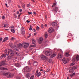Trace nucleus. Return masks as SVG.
<instances>
[{
    "label": "nucleus",
    "instance_id": "obj_1",
    "mask_svg": "<svg viewBox=\"0 0 79 79\" xmlns=\"http://www.w3.org/2000/svg\"><path fill=\"white\" fill-rule=\"evenodd\" d=\"M3 76H7V77L8 78H10V77H13V75H11V73H4L2 74Z\"/></svg>",
    "mask_w": 79,
    "mask_h": 79
},
{
    "label": "nucleus",
    "instance_id": "obj_2",
    "mask_svg": "<svg viewBox=\"0 0 79 79\" xmlns=\"http://www.w3.org/2000/svg\"><path fill=\"white\" fill-rule=\"evenodd\" d=\"M10 54L11 56H14L15 55V53H14V52L11 50V49H10L9 51H8V52L7 53V55H9V53Z\"/></svg>",
    "mask_w": 79,
    "mask_h": 79
},
{
    "label": "nucleus",
    "instance_id": "obj_3",
    "mask_svg": "<svg viewBox=\"0 0 79 79\" xmlns=\"http://www.w3.org/2000/svg\"><path fill=\"white\" fill-rule=\"evenodd\" d=\"M45 55L48 56H49L52 55V52L50 51H48L45 52Z\"/></svg>",
    "mask_w": 79,
    "mask_h": 79
},
{
    "label": "nucleus",
    "instance_id": "obj_4",
    "mask_svg": "<svg viewBox=\"0 0 79 79\" xmlns=\"http://www.w3.org/2000/svg\"><path fill=\"white\" fill-rule=\"evenodd\" d=\"M79 55H77L76 58L74 57V56H73V57L72 61L74 62L76 61H79Z\"/></svg>",
    "mask_w": 79,
    "mask_h": 79
},
{
    "label": "nucleus",
    "instance_id": "obj_5",
    "mask_svg": "<svg viewBox=\"0 0 79 79\" xmlns=\"http://www.w3.org/2000/svg\"><path fill=\"white\" fill-rule=\"evenodd\" d=\"M40 58L42 60H45V61L47 60L48 59L47 57L45 56L44 55L41 56H40Z\"/></svg>",
    "mask_w": 79,
    "mask_h": 79
},
{
    "label": "nucleus",
    "instance_id": "obj_6",
    "mask_svg": "<svg viewBox=\"0 0 79 79\" xmlns=\"http://www.w3.org/2000/svg\"><path fill=\"white\" fill-rule=\"evenodd\" d=\"M24 71L25 72H29V71H31L30 67L29 66H27L26 67L24 68Z\"/></svg>",
    "mask_w": 79,
    "mask_h": 79
},
{
    "label": "nucleus",
    "instance_id": "obj_7",
    "mask_svg": "<svg viewBox=\"0 0 79 79\" xmlns=\"http://www.w3.org/2000/svg\"><path fill=\"white\" fill-rule=\"evenodd\" d=\"M57 11H58V8L57 7H54L52 10L53 12L54 13H57Z\"/></svg>",
    "mask_w": 79,
    "mask_h": 79
},
{
    "label": "nucleus",
    "instance_id": "obj_8",
    "mask_svg": "<svg viewBox=\"0 0 79 79\" xmlns=\"http://www.w3.org/2000/svg\"><path fill=\"white\" fill-rule=\"evenodd\" d=\"M23 45L24 48H26L29 46V44L28 43H23Z\"/></svg>",
    "mask_w": 79,
    "mask_h": 79
},
{
    "label": "nucleus",
    "instance_id": "obj_9",
    "mask_svg": "<svg viewBox=\"0 0 79 79\" xmlns=\"http://www.w3.org/2000/svg\"><path fill=\"white\" fill-rule=\"evenodd\" d=\"M35 74L37 77H39L41 75V73L40 72L39 73V70H37Z\"/></svg>",
    "mask_w": 79,
    "mask_h": 79
},
{
    "label": "nucleus",
    "instance_id": "obj_10",
    "mask_svg": "<svg viewBox=\"0 0 79 79\" xmlns=\"http://www.w3.org/2000/svg\"><path fill=\"white\" fill-rule=\"evenodd\" d=\"M53 31H54V30H53V27H52L50 28L48 31L49 33H52V32H53Z\"/></svg>",
    "mask_w": 79,
    "mask_h": 79
},
{
    "label": "nucleus",
    "instance_id": "obj_11",
    "mask_svg": "<svg viewBox=\"0 0 79 79\" xmlns=\"http://www.w3.org/2000/svg\"><path fill=\"white\" fill-rule=\"evenodd\" d=\"M42 41H43V38L40 37L38 40V42L39 44H42Z\"/></svg>",
    "mask_w": 79,
    "mask_h": 79
},
{
    "label": "nucleus",
    "instance_id": "obj_12",
    "mask_svg": "<svg viewBox=\"0 0 79 79\" xmlns=\"http://www.w3.org/2000/svg\"><path fill=\"white\" fill-rule=\"evenodd\" d=\"M62 61L64 64H66L68 63V61H67V60L65 58H64L62 59Z\"/></svg>",
    "mask_w": 79,
    "mask_h": 79
},
{
    "label": "nucleus",
    "instance_id": "obj_13",
    "mask_svg": "<svg viewBox=\"0 0 79 79\" xmlns=\"http://www.w3.org/2000/svg\"><path fill=\"white\" fill-rule=\"evenodd\" d=\"M17 48H19H19H22V44H17Z\"/></svg>",
    "mask_w": 79,
    "mask_h": 79
},
{
    "label": "nucleus",
    "instance_id": "obj_14",
    "mask_svg": "<svg viewBox=\"0 0 79 79\" xmlns=\"http://www.w3.org/2000/svg\"><path fill=\"white\" fill-rule=\"evenodd\" d=\"M6 55H7V53H6V54H2L0 56L1 59H2V58H3V57H6Z\"/></svg>",
    "mask_w": 79,
    "mask_h": 79
},
{
    "label": "nucleus",
    "instance_id": "obj_15",
    "mask_svg": "<svg viewBox=\"0 0 79 79\" xmlns=\"http://www.w3.org/2000/svg\"><path fill=\"white\" fill-rule=\"evenodd\" d=\"M63 57V55H61L60 54H58V58L61 59Z\"/></svg>",
    "mask_w": 79,
    "mask_h": 79
},
{
    "label": "nucleus",
    "instance_id": "obj_16",
    "mask_svg": "<svg viewBox=\"0 0 79 79\" xmlns=\"http://www.w3.org/2000/svg\"><path fill=\"white\" fill-rule=\"evenodd\" d=\"M14 49L15 50H16V51H18L19 50V49L18 48V47H17L16 46H15L14 47Z\"/></svg>",
    "mask_w": 79,
    "mask_h": 79
},
{
    "label": "nucleus",
    "instance_id": "obj_17",
    "mask_svg": "<svg viewBox=\"0 0 79 79\" xmlns=\"http://www.w3.org/2000/svg\"><path fill=\"white\" fill-rule=\"evenodd\" d=\"M5 64H6V63H5V62L2 61L0 63V67L2 66V65H5Z\"/></svg>",
    "mask_w": 79,
    "mask_h": 79
},
{
    "label": "nucleus",
    "instance_id": "obj_18",
    "mask_svg": "<svg viewBox=\"0 0 79 79\" xmlns=\"http://www.w3.org/2000/svg\"><path fill=\"white\" fill-rule=\"evenodd\" d=\"M15 64L16 67H17L18 68H19V67H20L21 66V65L19 63H16Z\"/></svg>",
    "mask_w": 79,
    "mask_h": 79
},
{
    "label": "nucleus",
    "instance_id": "obj_19",
    "mask_svg": "<svg viewBox=\"0 0 79 79\" xmlns=\"http://www.w3.org/2000/svg\"><path fill=\"white\" fill-rule=\"evenodd\" d=\"M38 64V63L36 61H35L33 63V65L34 66H37Z\"/></svg>",
    "mask_w": 79,
    "mask_h": 79
},
{
    "label": "nucleus",
    "instance_id": "obj_20",
    "mask_svg": "<svg viewBox=\"0 0 79 79\" xmlns=\"http://www.w3.org/2000/svg\"><path fill=\"white\" fill-rule=\"evenodd\" d=\"M8 40V37H6L4 38L2 42H6V40Z\"/></svg>",
    "mask_w": 79,
    "mask_h": 79
},
{
    "label": "nucleus",
    "instance_id": "obj_21",
    "mask_svg": "<svg viewBox=\"0 0 79 79\" xmlns=\"http://www.w3.org/2000/svg\"><path fill=\"white\" fill-rule=\"evenodd\" d=\"M30 76H31V74H29V73H28L26 75V77L27 78L29 77Z\"/></svg>",
    "mask_w": 79,
    "mask_h": 79
},
{
    "label": "nucleus",
    "instance_id": "obj_22",
    "mask_svg": "<svg viewBox=\"0 0 79 79\" xmlns=\"http://www.w3.org/2000/svg\"><path fill=\"white\" fill-rule=\"evenodd\" d=\"M52 25L53 26H56L57 25V23L56 22H53L52 23Z\"/></svg>",
    "mask_w": 79,
    "mask_h": 79
},
{
    "label": "nucleus",
    "instance_id": "obj_23",
    "mask_svg": "<svg viewBox=\"0 0 79 79\" xmlns=\"http://www.w3.org/2000/svg\"><path fill=\"white\" fill-rule=\"evenodd\" d=\"M1 70H8V69L4 67H1L0 68Z\"/></svg>",
    "mask_w": 79,
    "mask_h": 79
},
{
    "label": "nucleus",
    "instance_id": "obj_24",
    "mask_svg": "<svg viewBox=\"0 0 79 79\" xmlns=\"http://www.w3.org/2000/svg\"><path fill=\"white\" fill-rule=\"evenodd\" d=\"M69 72L70 73H74V70L72 68L69 70Z\"/></svg>",
    "mask_w": 79,
    "mask_h": 79
},
{
    "label": "nucleus",
    "instance_id": "obj_25",
    "mask_svg": "<svg viewBox=\"0 0 79 79\" xmlns=\"http://www.w3.org/2000/svg\"><path fill=\"white\" fill-rule=\"evenodd\" d=\"M48 37V35L47 34V32H46L45 33V37L46 39Z\"/></svg>",
    "mask_w": 79,
    "mask_h": 79
},
{
    "label": "nucleus",
    "instance_id": "obj_26",
    "mask_svg": "<svg viewBox=\"0 0 79 79\" xmlns=\"http://www.w3.org/2000/svg\"><path fill=\"white\" fill-rule=\"evenodd\" d=\"M56 56V54H53L51 56V58H53V57H55Z\"/></svg>",
    "mask_w": 79,
    "mask_h": 79
},
{
    "label": "nucleus",
    "instance_id": "obj_27",
    "mask_svg": "<svg viewBox=\"0 0 79 79\" xmlns=\"http://www.w3.org/2000/svg\"><path fill=\"white\" fill-rule=\"evenodd\" d=\"M11 31L13 33H15V29H10Z\"/></svg>",
    "mask_w": 79,
    "mask_h": 79
},
{
    "label": "nucleus",
    "instance_id": "obj_28",
    "mask_svg": "<svg viewBox=\"0 0 79 79\" xmlns=\"http://www.w3.org/2000/svg\"><path fill=\"white\" fill-rule=\"evenodd\" d=\"M73 69H77V66H76L73 67L72 68Z\"/></svg>",
    "mask_w": 79,
    "mask_h": 79
},
{
    "label": "nucleus",
    "instance_id": "obj_29",
    "mask_svg": "<svg viewBox=\"0 0 79 79\" xmlns=\"http://www.w3.org/2000/svg\"><path fill=\"white\" fill-rule=\"evenodd\" d=\"M32 44H33L35 43V39H32Z\"/></svg>",
    "mask_w": 79,
    "mask_h": 79
},
{
    "label": "nucleus",
    "instance_id": "obj_30",
    "mask_svg": "<svg viewBox=\"0 0 79 79\" xmlns=\"http://www.w3.org/2000/svg\"><path fill=\"white\" fill-rule=\"evenodd\" d=\"M36 47V44H35L33 45H31L30 46V47Z\"/></svg>",
    "mask_w": 79,
    "mask_h": 79
},
{
    "label": "nucleus",
    "instance_id": "obj_31",
    "mask_svg": "<svg viewBox=\"0 0 79 79\" xmlns=\"http://www.w3.org/2000/svg\"><path fill=\"white\" fill-rule=\"evenodd\" d=\"M65 56H67V57L68 56H69L70 55H69V53H65Z\"/></svg>",
    "mask_w": 79,
    "mask_h": 79
},
{
    "label": "nucleus",
    "instance_id": "obj_32",
    "mask_svg": "<svg viewBox=\"0 0 79 79\" xmlns=\"http://www.w3.org/2000/svg\"><path fill=\"white\" fill-rule=\"evenodd\" d=\"M75 64V63H71V64H70V66H73V65H74Z\"/></svg>",
    "mask_w": 79,
    "mask_h": 79
},
{
    "label": "nucleus",
    "instance_id": "obj_33",
    "mask_svg": "<svg viewBox=\"0 0 79 79\" xmlns=\"http://www.w3.org/2000/svg\"><path fill=\"white\" fill-rule=\"evenodd\" d=\"M47 60V61H48V62H49V63H51V62H52V60L49 59H48Z\"/></svg>",
    "mask_w": 79,
    "mask_h": 79
},
{
    "label": "nucleus",
    "instance_id": "obj_34",
    "mask_svg": "<svg viewBox=\"0 0 79 79\" xmlns=\"http://www.w3.org/2000/svg\"><path fill=\"white\" fill-rule=\"evenodd\" d=\"M56 3H54L53 4V5L52 6V7H54L55 6H56Z\"/></svg>",
    "mask_w": 79,
    "mask_h": 79
},
{
    "label": "nucleus",
    "instance_id": "obj_35",
    "mask_svg": "<svg viewBox=\"0 0 79 79\" xmlns=\"http://www.w3.org/2000/svg\"><path fill=\"white\" fill-rule=\"evenodd\" d=\"M7 58L8 60H11V57L10 56H8Z\"/></svg>",
    "mask_w": 79,
    "mask_h": 79
},
{
    "label": "nucleus",
    "instance_id": "obj_36",
    "mask_svg": "<svg viewBox=\"0 0 79 79\" xmlns=\"http://www.w3.org/2000/svg\"><path fill=\"white\" fill-rule=\"evenodd\" d=\"M50 71H51L50 69H47L46 71V72H50Z\"/></svg>",
    "mask_w": 79,
    "mask_h": 79
},
{
    "label": "nucleus",
    "instance_id": "obj_37",
    "mask_svg": "<svg viewBox=\"0 0 79 79\" xmlns=\"http://www.w3.org/2000/svg\"><path fill=\"white\" fill-rule=\"evenodd\" d=\"M21 13L19 15H18V19H19V18H20V16H21Z\"/></svg>",
    "mask_w": 79,
    "mask_h": 79
},
{
    "label": "nucleus",
    "instance_id": "obj_38",
    "mask_svg": "<svg viewBox=\"0 0 79 79\" xmlns=\"http://www.w3.org/2000/svg\"><path fill=\"white\" fill-rule=\"evenodd\" d=\"M34 75H33L31 76L30 77V79H34Z\"/></svg>",
    "mask_w": 79,
    "mask_h": 79
},
{
    "label": "nucleus",
    "instance_id": "obj_39",
    "mask_svg": "<svg viewBox=\"0 0 79 79\" xmlns=\"http://www.w3.org/2000/svg\"><path fill=\"white\" fill-rule=\"evenodd\" d=\"M14 15L15 16V18H17V16L16 15V14H14Z\"/></svg>",
    "mask_w": 79,
    "mask_h": 79
},
{
    "label": "nucleus",
    "instance_id": "obj_40",
    "mask_svg": "<svg viewBox=\"0 0 79 79\" xmlns=\"http://www.w3.org/2000/svg\"><path fill=\"white\" fill-rule=\"evenodd\" d=\"M29 30L30 31H31L32 30V26H31V25L30 26Z\"/></svg>",
    "mask_w": 79,
    "mask_h": 79
},
{
    "label": "nucleus",
    "instance_id": "obj_41",
    "mask_svg": "<svg viewBox=\"0 0 79 79\" xmlns=\"http://www.w3.org/2000/svg\"><path fill=\"white\" fill-rule=\"evenodd\" d=\"M21 31H23L24 30V27H22L21 28Z\"/></svg>",
    "mask_w": 79,
    "mask_h": 79
},
{
    "label": "nucleus",
    "instance_id": "obj_42",
    "mask_svg": "<svg viewBox=\"0 0 79 79\" xmlns=\"http://www.w3.org/2000/svg\"><path fill=\"white\" fill-rule=\"evenodd\" d=\"M36 30H39V27L38 26L36 27Z\"/></svg>",
    "mask_w": 79,
    "mask_h": 79
},
{
    "label": "nucleus",
    "instance_id": "obj_43",
    "mask_svg": "<svg viewBox=\"0 0 79 79\" xmlns=\"http://www.w3.org/2000/svg\"><path fill=\"white\" fill-rule=\"evenodd\" d=\"M15 54L16 55H19V53H18L16 52L15 53Z\"/></svg>",
    "mask_w": 79,
    "mask_h": 79
},
{
    "label": "nucleus",
    "instance_id": "obj_44",
    "mask_svg": "<svg viewBox=\"0 0 79 79\" xmlns=\"http://www.w3.org/2000/svg\"><path fill=\"white\" fill-rule=\"evenodd\" d=\"M16 79H21V77H18L16 78Z\"/></svg>",
    "mask_w": 79,
    "mask_h": 79
},
{
    "label": "nucleus",
    "instance_id": "obj_45",
    "mask_svg": "<svg viewBox=\"0 0 79 79\" xmlns=\"http://www.w3.org/2000/svg\"><path fill=\"white\" fill-rule=\"evenodd\" d=\"M3 38L2 37L0 38V42H2V39Z\"/></svg>",
    "mask_w": 79,
    "mask_h": 79
},
{
    "label": "nucleus",
    "instance_id": "obj_46",
    "mask_svg": "<svg viewBox=\"0 0 79 79\" xmlns=\"http://www.w3.org/2000/svg\"><path fill=\"white\" fill-rule=\"evenodd\" d=\"M10 28H15V27L14 26H12L10 27Z\"/></svg>",
    "mask_w": 79,
    "mask_h": 79
},
{
    "label": "nucleus",
    "instance_id": "obj_47",
    "mask_svg": "<svg viewBox=\"0 0 79 79\" xmlns=\"http://www.w3.org/2000/svg\"><path fill=\"white\" fill-rule=\"evenodd\" d=\"M7 26L6 24H4L3 27H6Z\"/></svg>",
    "mask_w": 79,
    "mask_h": 79
},
{
    "label": "nucleus",
    "instance_id": "obj_48",
    "mask_svg": "<svg viewBox=\"0 0 79 79\" xmlns=\"http://www.w3.org/2000/svg\"><path fill=\"white\" fill-rule=\"evenodd\" d=\"M22 34H25V31H23L22 32Z\"/></svg>",
    "mask_w": 79,
    "mask_h": 79
},
{
    "label": "nucleus",
    "instance_id": "obj_49",
    "mask_svg": "<svg viewBox=\"0 0 79 79\" xmlns=\"http://www.w3.org/2000/svg\"><path fill=\"white\" fill-rule=\"evenodd\" d=\"M2 19H5V16H3L2 17Z\"/></svg>",
    "mask_w": 79,
    "mask_h": 79
},
{
    "label": "nucleus",
    "instance_id": "obj_50",
    "mask_svg": "<svg viewBox=\"0 0 79 79\" xmlns=\"http://www.w3.org/2000/svg\"><path fill=\"white\" fill-rule=\"evenodd\" d=\"M27 7H29V6H30V5L29 4H27Z\"/></svg>",
    "mask_w": 79,
    "mask_h": 79
},
{
    "label": "nucleus",
    "instance_id": "obj_51",
    "mask_svg": "<svg viewBox=\"0 0 79 79\" xmlns=\"http://www.w3.org/2000/svg\"><path fill=\"white\" fill-rule=\"evenodd\" d=\"M22 7L23 8H25V5L24 4L22 5Z\"/></svg>",
    "mask_w": 79,
    "mask_h": 79
},
{
    "label": "nucleus",
    "instance_id": "obj_52",
    "mask_svg": "<svg viewBox=\"0 0 79 79\" xmlns=\"http://www.w3.org/2000/svg\"><path fill=\"white\" fill-rule=\"evenodd\" d=\"M26 22L27 23H30V21H29L28 20H27Z\"/></svg>",
    "mask_w": 79,
    "mask_h": 79
},
{
    "label": "nucleus",
    "instance_id": "obj_53",
    "mask_svg": "<svg viewBox=\"0 0 79 79\" xmlns=\"http://www.w3.org/2000/svg\"><path fill=\"white\" fill-rule=\"evenodd\" d=\"M41 27L42 28H44V26H43V25H41Z\"/></svg>",
    "mask_w": 79,
    "mask_h": 79
},
{
    "label": "nucleus",
    "instance_id": "obj_54",
    "mask_svg": "<svg viewBox=\"0 0 79 79\" xmlns=\"http://www.w3.org/2000/svg\"><path fill=\"white\" fill-rule=\"evenodd\" d=\"M51 75H52V76H55V74L52 73V74H51Z\"/></svg>",
    "mask_w": 79,
    "mask_h": 79
},
{
    "label": "nucleus",
    "instance_id": "obj_55",
    "mask_svg": "<svg viewBox=\"0 0 79 79\" xmlns=\"http://www.w3.org/2000/svg\"><path fill=\"white\" fill-rule=\"evenodd\" d=\"M28 13L29 15H31V14H32V12H28Z\"/></svg>",
    "mask_w": 79,
    "mask_h": 79
},
{
    "label": "nucleus",
    "instance_id": "obj_56",
    "mask_svg": "<svg viewBox=\"0 0 79 79\" xmlns=\"http://www.w3.org/2000/svg\"><path fill=\"white\" fill-rule=\"evenodd\" d=\"M70 76H71V77H73V74H71L70 75Z\"/></svg>",
    "mask_w": 79,
    "mask_h": 79
},
{
    "label": "nucleus",
    "instance_id": "obj_57",
    "mask_svg": "<svg viewBox=\"0 0 79 79\" xmlns=\"http://www.w3.org/2000/svg\"><path fill=\"white\" fill-rule=\"evenodd\" d=\"M20 12H21V11H23V10H22V9H20L19 10Z\"/></svg>",
    "mask_w": 79,
    "mask_h": 79
},
{
    "label": "nucleus",
    "instance_id": "obj_58",
    "mask_svg": "<svg viewBox=\"0 0 79 79\" xmlns=\"http://www.w3.org/2000/svg\"><path fill=\"white\" fill-rule=\"evenodd\" d=\"M33 32H35L36 31V30H35V29H33Z\"/></svg>",
    "mask_w": 79,
    "mask_h": 79
},
{
    "label": "nucleus",
    "instance_id": "obj_59",
    "mask_svg": "<svg viewBox=\"0 0 79 79\" xmlns=\"http://www.w3.org/2000/svg\"><path fill=\"white\" fill-rule=\"evenodd\" d=\"M46 2H50V0H46Z\"/></svg>",
    "mask_w": 79,
    "mask_h": 79
},
{
    "label": "nucleus",
    "instance_id": "obj_60",
    "mask_svg": "<svg viewBox=\"0 0 79 79\" xmlns=\"http://www.w3.org/2000/svg\"><path fill=\"white\" fill-rule=\"evenodd\" d=\"M75 74L76 73H74L72 74L73 75V76H74Z\"/></svg>",
    "mask_w": 79,
    "mask_h": 79
},
{
    "label": "nucleus",
    "instance_id": "obj_61",
    "mask_svg": "<svg viewBox=\"0 0 79 79\" xmlns=\"http://www.w3.org/2000/svg\"><path fill=\"white\" fill-rule=\"evenodd\" d=\"M19 11H17V15H18V14H19Z\"/></svg>",
    "mask_w": 79,
    "mask_h": 79
},
{
    "label": "nucleus",
    "instance_id": "obj_62",
    "mask_svg": "<svg viewBox=\"0 0 79 79\" xmlns=\"http://www.w3.org/2000/svg\"><path fill=\"white\" fill-rule=\"evenodd\" d=\"M33 13H34V14H36V12H35V11H34L33 12Z\"/></svg>",
    "mask_w": 79,
    "mask_h": 79
},
{
    "label": "nucleus",
    "instance_id": "obj_63",
    "mask_svg": "<svg viewBox=\"0 0 79 79\" xmlns=\"http://www.w3.org/2000/svg\"><path fill=\"white\" fill-rule=\"evenodd\" d=\"M44 26L46 27L47 26V25L46 24H45V25Z\"/></svg>",
    "mask_w": 79,
    "mask_h": 79
},
{
    "label": "nucleus",
    "instance_id": "obj_64",
    "mask_svg": "<svg viewBox=\"0 0 79 79\" xmlns=\"http://www.w3.org/2000/svg\"><path fill=\"white\" fill-rule=\"evenodd\" d=\"M67 79H69V77H67Z\"/></svg>",
    "mask_w": 79,
    "mask_h": 79
}]
</instances>
